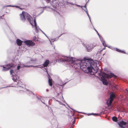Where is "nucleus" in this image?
Returning a JSON list of instances; mask_svg holds the SVG:
<instances>
[{
	"mask_svg": "<svg viewBox=\"0 0 128 128\" xmlns=\"http://www.w3.org/2000/svg\"><path fill=\"white\" fill-rule=\"evenodd\" d=\"M59 62H68L69 64H72V66L75 68H78L80 67L82 69L85 73L92 75H94L98 72V68L96 64L94 62H90L89 61H80L78 63L76 62V59L74 58L62 56L58 60Z\"/></svg>",
	"mask_w": 128,
	"mask_h": 128,
	"instance_id": "1",
	"label": "nucleus"
},
{
	"mask_svg": "<svg viewBox=\"0 0 128 128\" xmlns=\"http://www.w3.org/2000/svg\"><path fill=\"white\" fill-rule=\"evenodd\" d=\"M20 17L21 20L24 21L26 19L30 22L31 25L35 27V30L36 32H38L39 30H41L44 34V33L42 31L36 26V20L35 18L33 19L30 16V15L27 12H22V14H20Z\"/></svg>",
	"mask_w": 128,
	"mask_h": 128,
	"instance_id": "2",
	"label": "nucleus"
},
{
	"mask_svg": "<svg viewBox=\"0 0 128 128\" xmlns=\"http://www.w3.org/2000/svg\"><path fill=\"white\" fill-rule=\"evenodd\" d=\"M100 76H101V81H102L103 84L105 85H107L108 84V82L106 78H110L112 77L111 75L108 74L104 72L102 73Z\"/></svg>",
	"mask_w": 128,
	"mask_h": 128,
	"instance_id": "3",
	"label": "nucleus"
},
{
	"mask_svg": "<svg viewBox=\"0 0 128 128\" xmlns=\"http://www.w3.org/2000/svg\"><path fill=\"white\" fill-rule=\"evenodd\" d=\"M115 97V96L114 93L112 92H111L110 96V100H108L106 102L108 106H110Z\"/></svg>",
	"mask_w": 128,
	"mask_h": 128,
	"instance_id": "4",
	"label": "nucleus"
},
{
	"mask_svg": "<svg viewBox=\"0 0 128 128\" xmlns=\"http://www.w3.org/2000/svg\"><path fill=\"white\" fill-rule=\"evenodd\" d=\"M83 45L86 47L88 51V52L91 51L92 49L96 46V45L94 44H87L86 45L84 44Z\"/></svg>",
	"mask_w": 128,
	"mask_h": 128,
	"instance_id": "5",
	"label": "nucleus"
},
{
	"mask_svg": "<svg viewBox=\"0 0 128 128\" xmlns=\"http://www.w3.org/2000/svg\"><path fill=\"white\" fill-rule=\"evenodd\" d=\"M118 123L120 126L122 128H128L126 122L122 121L120 122H118Z\"/></svg>",
	"mask_w": 128,
	"mask_h": 128,
	"instance_id": "6",
	"label": "nucleus"
},
{
	"mask_svg": "<svg viewBox=\"0 0 128 128\" xmlns=\"http://www.w3.org/2000/svg\"><path fill=\"white\" fill-rule=\"evenodd\" d=\"M14 71L13 70H11L10 71V74L12 75V80L14 82H17V80H18L19 79V77L18 76L16 75H14L13 74L14 73Z\"/></svg>",
	"mask_w": 128,
	"mask_h": 128,
	"instance_id": "7",
	"label": "nucleus"
},
{
	"mask_svg": "<svg viewBox=\"0 0 128 128\" xmlns=\"http://www.w3.org/2000/svg\"><path fill=\"white\" fill-rule=\"evenodd\" d=\"M24 43L26 44L28 46H32L35 44L34 42L30 40L25 41H24Z\"/></svg>",
	"mask_w": 128,
	"mask_h": 128,
	"instance_id": "8",
	"label": "nucleus"
},
{
	"mask_svg": "<svg viewBox=\"0 0 128 128\" xmlns=\"http://www.w3.org/2000/svg\"><path fill=\"white\" fill-rule=\"evenodd\" d=\"M20 66H17V69L18 70H19L20 69V67H21L22 68L23 67H25L27 66H33V67H36L37 66H25L24 65V64H23L22 63H21L20 64Z\"/></svg>",
	"mask_w": 128,
	"mask_h": 128,
	"instance_id": "9",
	"label": "nucleus"
},
{
	"mask_svg": "<svg viewBox=\"0 0 128 128\" xmlns=\"http://www.w3.org/2000/svg\"><path fill=\"white\" fill-rule=\"evenodd\" d=\"M100 40L102 43V44L104 47L107 46L105 41L104 40L102 36H99Z\"/></svg>",
	"mask_w": 128,
	"mask_h": 128,
	"instance_id": "10",
	"label": "nucleus"
},
{
	"mask_svg": "<svg viewBox=\"0 0 128 128\" xmlns=\"http://www.w3.org/2000/svg\"><path fill=\"white\" fill-rule=\"evenodd\" d=\"M49 62L48 60H46L43 64V66L44 67H46L49 64Z\"/></svg>",
	"mask_w": 128,
	"mask_h": 128,
	"instance_id": "11",
	"label": "nucleus"
},
{
	"mask_svg": "<svg viewBox=\"0 0 128 128\" xmlns=\"http://www.w3.org/2000/svg\"><path fill=\"white\" fill-rule=\"evenodd\" d=\"M16 42L17 45L18 46H20L22 44V41L19 39H17Z\"/></svg>",
	"mask_w": 128,
	"mask_h": 128,
	"instance_id": "12",
	"label": "nucleus"
},
{
	"mask_svg": "<svg viewBox=\"0 0 128 128\" xmlns=\"http://www.w3.org/2000/svg\"><path fill=\"white\" fill-rule=\"evenodd\" d=\"M18 82H17V85L20 87H23V86L24 85L23 84V83L21 82L18 80Z\"/></svg>",
	"mask_w": 128,
	"mask_h": 128,
	"instance_id": "13",
	"label": "nucleus"
},
{
	"mask_svg": "<svg viewBox=\"0 0 128 128\" xmlns=\"http://www.w3.org/2000/svg\"><path fill=\"white\" fill-rule=\"evenodd\" d=\"M6 66H3V69H2L3 71H5L7 70L8 68V65H6Z\"/></svg>",
	"mask_w": 128,
	"mask_h": 128,
	"instance_id": "14",
	"label": "nucleus"
},
{
	"mask_svg": "<svg viewBox=\"0 0 128 128\" xmlns=\"http://www.w3.org/2000/svg\"><path fill=\"white\" fill-rule=\"evenodd\" d=\"M52 79H50V78L49 77H48V82L49 84V85L51 86L52 85Z\"/></svg>",
	"mask_w": 128,
	"mask_h": 128,
	"instance_id": "15",
	"label": "nucleus"
},
{
	"mask_svg": "<svg viewBox=\"0 0 128 128\" xmlns=\"http://www.w3.org/2000/svg\"><path fill=\"white\" fill-rule=\"evenodd\" d=\"M112 120L114 122H116L117 121V118L116 116H114L112 117Z\"/></svg>",
	"mask_w": 128,
	"mask_h": 128,
	"instance_id": "16",
	"label": "nucleus"
},
{
	"mask_svg": "<svg viewBox=\"0 0 128 128\" xmlns=\"http://www.w3.org/2000/svg\"><path fill=\"white\" fill-rule=\"evenodd\" d=\"M36 96V98L38 99V101L40 102V101L43 104H45V103L44 102H43L42 100H41L39 98H38L37 96Z\"/></svg>",
	"mask_w": 128,
	"mask_h": 128,
	"instance_id": "17",
	"label": "nucleus"
},
{
	"mask_svg": "<svg viewBox=\"0 0 128 128\" xmlns=\"http://www.w3.org/2000/svg\"><path fill=\"white\" fill-rule=\"evenodd\" d=\"M84 10L85 11V12H86V13L88 16L89 17V19H90V22H91V21L90 19V17L89 16V14H88V11H87V9H86V10H84Z\"/></svg>",
	"mask_w": 128,
	"mask_h": 128,
	"instance_id": "18",
	"label": "nucleus"
},
{
	"mask_svg": "<svg viewBox=\"0 0 128 128\" xmlns=\"http://www.w3.org/2000/svg\"><path fill=\"white\" fill-rule=\"evenodd\" d=\"M115 49L116 51H118V52H121L123 53H125L124 52V51H121L119 49H118L117 48H115Z\"/></svg>",
	"mask_w": 128,
	"mask_h": 128,
	"instance_id": "19",
	"label": "nucleus"
},
{
	"mask_svg": "<svg viewBox=\"0 0 128 128\" xmlns=\"http://www.w3.org/2000/svg\"><path fill=\"white\" fill-rule=\"evenodd\" d=\"M8 7H9V6H14V7H16V8H19L20 9V10H22V8H20L19 7V6H10V5H8Z\"/></svg>",
	"mask_w": 128,
	"mask_h": 128,
	"instance_id": "20",
	"label": "nucleus"
},
{
	"mask_svg": "<svg viewBox=\"0 0 128 128\" xmlns=\"http://www.w3.org/2000/svg\"><path fill=\"white\" fill-rule=\"evenodd\" d=\"M8 69H9V68H12V67L14 66V64H12L11 66L10 65V64H8Z\"/></svg>",
	"mask_w": 128,
	"mask_h": 128,
	"instance_id": "21",
	"label": "nucleus"
},
{
	"mask_svg": "<svg viewBox=\"0 0 128 128\" xmlns=\"http://www.w3.org/2000/svg\"><path fill=\"white\" fill-rule=\"evenodd\" d=\"M27 93L28 94H31L34 95V93L32 92H31L30 91H28V90H27Z\"/></svg>",
	"mask_w": 128,
	"mask_h": 128,
	"instance_id": "22",
	"label": "nucleus"
},
{
	"mask_svg": "<svg viewBox=\"0 0 128 128\" xmlns=\"http://www.w3.org/2000/svg\"><path fill=\"white\" fill-rule=\"evenodd\" d=\"M76 5V6H78L80 7H81V8H82L83 9H84H84L83 8H82V6H80V5H78V4H76V5Z\"/></svg>",
	"mask_w": 128,
	"mask_h": 128,
	"instance_id": "23",
	"label": "nucleus"
},
{
	"mask_svg": "<svg viewBox=\"0 0 128 128\" xmlns=\"http://www.w3.org/2000/svg\"><path fill=\"white\" fill-rule=\"evenodd\" d=\"M76 5V6H78L80 7H81V8H82L83 9H84H84L83 8H82V6H80V5H78V4H76V5Z\"/></svg>",
	"mask_w": 128,
	"mask_h": 128,
	"instance_id": "24",
	"label": "nucleus"
},
{
	"mask_svg": "<svg viewBox=\"0 0 128 128\" xmlns=\"http://www.w3.org/2000/svg\"><path fill=\"white\" fill-rule=\"evenodd\" d=\"M54 100L55 101H57V102H59V103L60 104H61V102L58 101V100H56V99H55V98H54Z\"/></svg>",
	"mask_w": 128,
	"mask_h": 128,
	"instance_id": "25",
	"label": "nucleus"
},
{
	"mask_svg": "<svg viewBox=\"0 0 128 128\" xmlns=\"http://www.w3.org/2000/svg\"><path fill=\"white\" fill-rule=\"evenodd\" d=\"M44 70H45L46 71H45V72H46L47 74H48V75L49 76V74H48V72H47V68H45V69Z\"/></svg>",
	"mask_w": 128,
	"mask_h": 128,
	"instance_id": "26",
	"label": "nucleus"
},
{
	"mask_svg": "<svg viewBox=\"0 0 128 128\" xmlns=\"http://www.w3.org/2000/svg\"><path fill=\"white\" fill-rule=\"evenodd\" d=\"M68 4H71L72 5H76V4H73V3H71V2H68Z\"/></svg>",
	"mask_w": 128,
	"mask_h": 128,
	"instance_id": "27",
	"label": "nucleus"
},
{
	"mask_svg": "<svg viewBox=\"0 0 128 128\" xmlns=\"http://www.w3.org/2000/svg\"><path fill=\"white\" fill-rule=\"evenodd\" d=\"M94 28V30H95L96 31V32L97 33V34H98V36H100V35H99V34L98 33V31L95 29V28Z\"/></svg>",
	"mask_w": 128,
	"mask_h": 128,
	"instance_id": "28",
	"label": "nucleus"
},
{
	"mask_svg": "<svg viewBox=\"0 0 128 128\" xmlns=\"http://www.w3.org/2000/svg\"><path fill=\"white\" fill-rule=\"evenodd\" d=\"M46 2L47 3H50V0H46Z\"/></svg>",
	"mask_w": 128,
	"mask_h": 128,
	"instance_id": "29",
	"label": "nucleus"
},
{
	"mask_svg": "<svg viewBox=\"0 0 128 128\" xmlns=\"http://www.w3.org/2000/svg\"><path fill=\"white\" fill-rule=\"evenodd\" d=\"M90 114V115H97V114H94L93 113H92V114Z\"/></svg>",
	"mask_w": 128,
	"mask_h": 128,
	"instance_id": "30",
	"label": "nucleus"
},
{
	"mask_svg": "<svg viewBox=\"0 0 128 128\" xmlns=\"http://www.w3.org/2000/svg\"><path fill=\"white\" fill-rule=\"evenodd\" d=\"M66 82L64 84H60V86H64L65 84H66Z\"/></svg>",
	"mask_w": 128,
	"mask_h": 128,
	"instance_id": "31",
	"label": "nucleus"
},
{
	"mask_svg": "<svg viewBox=\"0 0 128 128\" xmlns=\"http://www.w3.org/2000/svg\"><path fill=\"white\" fill-rule=\"evenodd\" d=\"M82 7H84L86 8V4L85 5V6H82ZM85 10H86V9H85Z\"/></svg>",
	"mask_w": 128,
	"mask_h": 128,
	"instance_id": "32",
	"label": "nucleus"
},
{
	"mask_svg": "<svg viewBox=\"0 0 128 128\" xmlns=\"http://www.w3.org/2000/svg\"><path fill=\"white\" fill-rule=\"evenodd\" d=\"M75 120H74V121H73V123H74V122H75Z\"/></svg>",
	"mask_w": 128,
	"mask_h": 128,
	"instance_id": "33",
	"label": "nucleus"
},
{
	"mask_svg": "<svg viewBox=\"0 0 128 128\" xmlns=\"http://www.w3.org/2000/svg\"><path fill=\"white\" fill-rule=\"evenodd\" d=\"M46 91L47 92H48V89H46Z\"/></svg>",
	"mask_w": 128,
	"mask_h": 128,
	"instance_id": "34",
	"label": "nucleus"
},
{
	"mask_svg": "<svg viewBox=\"0 0 128 128\" xmlns=\"http://www.w3.org/2000/svg\"><path fill=\"white\" fill-rule=\"evenodd\" d=\"M105 49V47H104V48H103V49H102V50H104V49Z\"/></svg>",
	"mask_w": 128,
	"mask_h": 128,
	"instance_id": "35",
	"label": "nucleus"
},
{
	"mask_svg": "<svg viewBox=\"0 0 128 128\" xmlns=\"http://www.w3.org/2000/svg\"><path fill=\"white\" fill-rule=\"evenodd\" d=\"M26 90V89L24 88V90H23L24 91V90Z\"/></svg>",
	"mask_w": 128,
	"mask_h": 128,
	"instance_id": "36",
	"label": "nucleus"
},
{
	"mask_svg": "<svg viewBox=\"0 0 128 128\" xmlns=\"http://www.w3.org/2000/svg\"><path fill=\"white\" fill-rule=\"evenodd\" d=\"M50 4H51L52 5V2H51L50 3Z\"/></svg>",
	"mask_w": 128,
	"mask_h": 128,
	"instance_id": "37",
	"label": "nucleus"
},
{
	"mask_svg": "<svg viewBox=\"0 0 128 128\" xmlns=\"http://www.w3.org/2000/svg\"><path fill=\"white\" fill-rule=\"evenodd\" d=\"M108 46V48H110V46Z\"/></svg>",
	"mask_w": 128,
	"mask_h": 128,
	"instance_id": "38",
	"label": "nucleus"
},
{
	"mask_svg": "<svg viewBox=\"0 0 128 128\" xmlns=\"http://www.w3.org/2000/svg\"><path fill=\"white\" fill-rule=\"evenodd\" d=\"M127 92L128 93V90H127Z\"/></svg>",
	"mask_w": 128,
	"mask_h": 128,
	"instance_id": "39",
	"label": "nucleus"
},
{
	"mask_svg": "<svg viewBox=\"0 0 128 128\" xmlns=\"http://www.w3.org/2000/svg\"><path fill=\"white\" fill-rule=\"evenodd\" d=\"M127 90H127V89H126V90L127 91Z\"/></svg>",
	"mask_w": 128,
	"mask_h": 128,
	"instance_id": "40",
	"label": "nucleus"
},
{
	"mask_svg": "<svg viewBox=\"0 0 128 128\" xmlns=\"http://www.w3.org/2000/svg\"><path fill=\"white\" fill-rule=\"evenodd\" d=\"M47 7L46 6H45V7H44V8H46Z\"/></svg>",
	"mask_w": 128,
	"mask_h": 128,
	"instance_id": "41",
	"label": "nucleus"
},
{
	"mask_svg": "<svg viewBox=\"0 0 128 128\" xmlns=\"http://www.w3.org/2000/svg\"><path fill=\"white\" fill-rule=\"evenodd\" d=\"M45 35L47 37V36L46 35V34H45Z\"/></svg>",
	"mask_w": 128,
	"mask_h": 128,
	"instance_id": "42",
	"label": "nucleus"
},
{
	"mask_svg": "<svg viewBox=\"0 0 128 128\" xmlns=\"http://www.w3.org/2000/svg\"><path fill=\"white\" fill-rule=\"evenodd\" d=\"M31 61H32V60H31Z\"/></svg>",
	"mask_w": 128,
	"mask_h": 128,
	"instance_id": "43",
	"label": "nucleus"
},
{
	"mask_svg": "<svg viewBox=\"0 0 128 128\" xmlns=\"http://www.w3.org/2000/svg\"><path fill=\"white\" fill-rule=\"evenodd\" d=\"M50 101V100H49V101H48V102H49Z\"/></svg>",
	"mask_w": 128,
	"mask_h": 128,
	"instance_id": "44",
	"label": "nucleus"
},
{
	"mask_svg": "<svg viewBox=\"0 0 128 128\" xmlns=\"http://www.w3.org/2000/svg\"><path fill=\"white\" fill-rule=\"evenodd\" d=\"M44 34L45 35V34H45V33Z\"/></svg>",
	"mask_w": 128,
	"mask_h": 128,
	"instance_id": "45",
	"label": "nucleus"
}]
</instances>
